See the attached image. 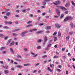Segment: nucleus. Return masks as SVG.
Masks as SVG:
<instances>
[{
    "instance_id": "f257e3e1",
    "label": "nucleus",
    "mask_w": 75,
    "mask_h": 75,
    "mask_svg": "<svg viewBox=\"0 0 75 75\" xmlns=\"http://www.w3.org/2000/svg\"><path fill=\"white\" fill-rule=\"evenodd\" d=\"M73 19V17H72L69 16H67L66 17V18L64 20V21H68L69 20H72Z\"/></svg>"
},
{
    "instance_id": "f03ea898",
    "label": "nucleus",
    "mask_w": 75,
    "mask_h": 75,
    "mask_svg": "<svg viewBox=\"0 0 75 75\" xmlns=\"http://www.w3.org/2000/svg\"><path fill=\"white\" fill-rule=\"evenodd\" d=\"M61 3V1H55V3H54V5H57L58 4H60Z\"/></svg>"
},
{
    "instance_id": "7ed1b4c3",
    "label": "nucleus",
    "mask_w": 75,
    "mask_h": 75,
    "mask_svg": "<svg viewBox=\"0 0 75 75\" xmlns=\"http://www.w3.org/2000/svg\"><path fill=\"white\" fill-rule=\"evenodd\" d=\"M28 33V31H25L22 33L21 36L22 37H24V36H25V34H26V33Z\"/></svg>"
},
{
    "instance_id": "20e7f679",
    "label": "nucleus",
    "mask_w": 75,
    "mask_h": 75,
    "mask_svg": "<svg viewBox=\"0 0 75 75\" xmlns=\"http://www.w3.org/2000/svg\"><path fill=\"white\" fill-rule=\"evenodd\" d=\"M61 26V25H59V24L58 23H56L55 24V27L57 28H58V29L60 28Z\"/></svg>"
},
{
    "instance_id": "39448f33",
    "label": "nucleus",
    "mask_w": 75,
    "mask_h": 75,
    "mask_svg": "<svg viewBox=\"0 0 75 75\" xmlns=\"http://www.w3.org/2000/svg\"><path fill=\"white\" fill-rule=\"evenodd\" d=\"M65 6L66 7H69L70 6V3L69 2V3H67V4H66Z\"/></svg>"
},
{
    "instance_id": "423d86ee",
    "label": "nucleus",
    "mask_w": 75,
    "mask_h": 75,
    "mask_svg": "<svg viewBox=\"0 0 75 75\" xmlns=\"http://www.w3.org/2000/svg\"><path fill=\"white\" fill-rule=\"evenodd\" d=\"M56 11L57 14V15L59 16L60 15V11H59V10L57 9H56Z\"/></svg>"
},
{
    "instance_id": "0eeeda50",
    "label": "nucleus",
    "mask_w": 75,
    "mask_h": 75,
    "mask_svg": "<svg viewBox=\"0 0 75 75\" xmlns=\"http://www.w3.org/2000/svg\"><path fill=\"white\" fill-rule=\"evenodd\" d=\"M47 71H50L51 72H52V70L50 69V68L49 67H47Z\"/></svg>"
},
{
    "instance_id": "6e6552de",
    "label": "nucleus",
    "mask_w": 75,
    "mask_h": 75,
    "mask_svg": "<svg viewBox=\"0 0 75 75\" xmlns=\"http://www.w3.org/2000/svg\"><path fill=\"white\" fill-rule=\"evenodd\" d=\"M60 8L62 9V10H64V11H66L67 10V9L65 8V7H62V6H60Z\"/></svg>"
},
{
    "instance_id": "1a4fd4ad",
    "label": "nucleus",
    "mask_w": 75,
    "mask_h": 75,
    "mask_svg": "<svg viewBox=\"0 0 75 75\" xmlns=\"http://www.w3.org/2000/svg\"><path fill=\"white\" fill-rule=\"evenodd\" d=\"M10 12H7L5 14V15H6L7 16H10Z\"/></svg>"
},
{
    "instance_id": "9d476101",
    "label": "nucleus",
    "mask_w": 75,
    "mask_h": 75,
    "mask_svg": "<svg viewBox=\"0 0 75 75\" xmlns=\"http://www.w3.org/2000/svg\"><path fill=\"white\" fill-rule=\"evenodd\" d=\"M37 29H31L30 30H29V32L30 33H31V32H33V31H36Z\"/></svg>"
},
{
    "instance_id": "9b49d317",
    "label": "nucleus",
    "mask_w": 75,
    "mask_h": 75,
    "mask_svg": "<svg viewBox=\"0 0 75 75\" xmlns=\"http://www.w3.org/2000/svg\"><path fill=\"white\" fill-rule=\"evenodd\" d=\"M11 42V39H10L8 40L7 42V43L6 45H8Z\"/></svg>"
},
{
    "instance_id": "f8f14e48",
    "label": "nucleus",
    "mask_w": 75,
    "mask_h": 75,
    "mask_svg": "<svg viewBox=\"0 0 75 75\" xmlns=\"http://www.w3.org/2000/svg\"><path fill=\"white\" fill-rule=\"evenodd\" d=\"M9 51L11 53H14V51H13V49L11 48H10L9 49Z\"/></svg>"
},
{
    "instance_id": "ddd939ff",
    "label": "nucleus",
    "mask_w": 75,
    "mask_h": 75,
    "mask_svg": "<svg viewBox=\"0 0 75 75\" xmlns=\"http://www.w3.org/2000/svg\"><path fill=\"white\" fill-rule=\"evenodd\" d=\"M51 27L49 26H47L45 27V29L46 30H50V29H51Z\"/></svg>"
},
{
    "instance_id": "4468645a",
    "label": "nucleus",
    "mask_w": 75,
    "mask_h": 75,
    "mask_svg": "<svg viewBox=\"0 0 75 75\" xmlns=\"http://www.w3.org/2000/svg\"><path fill=\"white\" fill-rule=\"evenodd\" d=\"M31 54H32L33 55V57H36L37 56V54L35 55V54L34 53L31 52Z\"/></svg>"
},
{
    "instance_id": "2eb2a0df",
    "label": "nucleus",
    "mask_w": 75,
    "mask_h": 75,
    "mask_svg": "<svg viewBox=\"0 0 75 75\" xmlns=\"http://www.w3.org/2000/svg\"><path fill=\"white\" fill-rule=\"evenodd\" d=\"M58 36L59 38H60V37H61V33L60 32H59L58 33Z\"/></svg>"
},
{
    "instance_id": "dca6fc26",
    "label": "nucleus",
    "mask_w": 75,
    "mask_h": 75,
    "mask_svg": "<svg viewBox=\"0 0 75 75\" xmlns=\"http://www.w3.org/2000/svg\"><path fill=\"white\" fill-rule=\"evenodd\" d=\"M3 28L4 29H10V28L7 26H5L3 27Z\"/></svg>"
},
{
    "instance_id": "f3484780",
    "label": "nucleus",
    "mask_w": 75,
    "mask_h": 75,
    "mask_svg": "<svg viewBox=\"0 0 75 75\" xmlns=\"http://www.w3.org/2000/svg\"><path fill=\"white\" fill-rule=\"evenodd\" d=\"M14 44V42H12L9 45V46H10V47H11V46H12V45H13Z\"/></svg>"
},
{
    "instance_id": "a211bd4d",
    "label": "nucleus",
    "mask_w": 75,
    "mask_h": 75,
    "mask_svg": "<svg viewBox=\"0 0 75 75\" xmlns=\"http://www.w3.org/2000/svg\"><path fill=\"white\" fill-rule=\"evenodd\" d=\"M6 48V47H2L0 48V51H1L2 50H3L5 49Z\"/></svg>"
},
{
    "instance_id": "6ab92c4d",
    "label": "nucleus",
    "mask_w": 75,
    "mask_h": 75,
    "mask_svg": "<svg viewBox=\"0 0 75 75\" xmlns=\"http://www.w3.org/2000/svg\"><path fill=\"white\" fill-rule=\"evenodd\" d=\"M19 30V29H14L13 30H12V33H14V32H15V31H18Z\"/></svg>"
},
{
    "instance_id": "aec40b11",
    "label": "nucleus",
    "mask_w": 75,
    "mask_h": 75,
    "mask_svg": "<svg viewBox=\"0 0 75 75\" xmlns=\"http://www.w3.org/2000/svg\"><path fill=\"white\" fill-rule=\"evenodd\" d=\"M42 32H43V31H42V30L38 31L36 32V34H40V33H42Z\"/></svg>"
},
{
    "instance_id": "412c9836",
    "label": "nucleus",
    "mask_w": 75,
    "mask_h": 75,
    "mask_svg": "<svg viewBox=\"0 0 75 75\" xmlns=\"http://www.w3.org/2000/svg\"><path fill=\"white\" fill-rule=\"evenodd\" d=\"M47 40V37L46 36L44 38V41L45 42H46Z\"/></svg>"
},
{
    "instance_id": "4be33fe9",
    "label": "nucleus",
    "mask_w": 75,
    "mask_h": 75,
    "mask_svg": "<svg viewBox=\"0 0 75 75\" xmlns=\"http://www.w3.org/2000/svg\"><path fill=\"white\" fill-rule=\"evenodd\" d=\"M69 37H70L69 36L66 37V40L67 41H68L69 40Z\"/></svg>"
},
{
    "instance_id": "5701e85b",
    "label": "nucleus",
    "mask_w": 75,
    "mask_h": 75,
    "mask_svg": "<svg viewBox=\"0 0 75 75\" xmlns=\"http://www.w3.org/2000/svg\"><path fill=\"white\" fill-rule=\"evenodd\" d=\"M17 68H23V67L21 65H18L17 66Z\"/></svg>"
},
{
    "instance_id": "b1692460",
    "label": "nucleus",
    "mask_w": 75,
    "mask_h": 75,
    "mask_svg": "<svg viewBox=\"0 0 75 75\" xmlns=\"http://www.w3.org/2000/svg\"><path fill=\"white\" fill-rule=\"evenodd\" d=\"M4 73L5 74H8V71L7 70H6L4 71Z\"/></svg>"
},
{
    "instance_id": "393cba45",
    "label": "nucleus",
    "mask_w": 75,
    "mask_h": 75,
    "mask_svg": "<svg viewBox=\"0 0 75 75\" xmlns=\"http://www.w3.org/2000/svg\"><path fill=\"white\" fill-rule=\"evenodd\" d=\"M3 68H6V69H8V66H3Z\"/></svg>"
},
{
    "instance_id": "a878e982",
    "label": "nucleus",
    "mask_w": 75,
    "mask_h": 75,
    "mask_svg": "<svg viewBox=\"0 0 75 75\" xmlns=\"http://www.w3.org/2000/svg\"><path fill=\"white\" fill-rule=\"evenodd\" d=\"M70 25L72 28H73V27H74V25H73V23H71L70 24Z\"/></svg>"
},
{
    "instance_id": "bb28decb",
    "label": "nucleus",
    "mask_w": 75,
    "mask_h": 75,
    "mask_svg": "<svg viewBox=\"0 0 75 75\" xmlns=\"http://www.w3.org/2000/svg\"><path fill=\"white\" fill-rule=\"evenodd\" d=\"M71 4H72V5H73V6H75V4L74 2L73 1H71Z\"/></svg>"
},
{
    "instance_id": "cd10ccee",
    "label": "nucleus",
    "mask_w": 75,
    "mask_h": 75,
    "mask_svg": "<svg viewBox=\"0 0 75 75\" xmlns=\"http://www.w3.org/2000/svg\"><path fill=\"white\" fill-rule=\"evenodd\" d=\"M64 16V14H62L60 16V18H62Z\"/></svg>"
},
{
    "instance_id": "c85d7f7f",
    "label": "nucleus",
    "mask_w": 75,
    "mask_h": 75,
    "mask_svg": "<svg viewBox=\"0 0 75 75\" xmlns=\"http://www.w3.org/2000/svg\"><path fill=\"white\" fill-rule=\"evenodd\" d=\"M57 37H54V41H57Z\"/></svg>"
},
{
    "instance_id": "c756f323",
    "label": "nucleus",
    "mask_w": 75,
    "mask_h": 75,
    "mask_svg": "<svg viewBox=\"0 0 75 75\" xmlns=\"http://www.w3.org/2000/svg\"><path fill=\"white\" fill-rule=\"evenodd\" d=\"M57 34V32L56 31H55L54 33L53 34V35H55Z\"/></svg>"
},
{
    "instance_id": "7c9ffc66",
    "label": "nucleus",
    "mask_w": 75,
    "mask_h": 75,
    "mask_svg": "<svg viewBox=\"0 0 75 75\" xmlns=\"http://www.w3.org/2000/svg\"><path fill=\"white\" fill-rule=\"evenodd\" d=\"M51 46V44H49V45L47 47V48H49Z\"/></svg>"
},
{
    "instance_id": "2f4dec72",
    "label": "nucleus",
    "mask_w": 75,
    "mask_h": 75,
    "mask_svg": "<svg viewBox=\"0 0 75 75\" xmlns=\"http://www.w3.org/2000/svg\"><path fill=\"white\" fill-rule=\"evenodd\" d=\"M26 12V10H25V9H24L22 10V13H25V12Z\"/></svg>"
},
{
    "instance_id": "473e14b6",
    "label": "nucleus",
    "mask_w": 75,
    "mask_h": 75,
    "mask_svg": "<svg viewBox=\"0 0 75 75\" xmlns=\"http://www.w3.org/2000/svg\"><path fill=\"white\" fill-rule=\"evenodd\" d=\"M54 58V59H55L56 58H58V57L57 56H54V57H53Z\"/></svg>"
},
{
    "instance_id": "72a5a7b5",
    "label": "nucleus",
    "mask_w": 75,
    "mask_h": 75,
    "mask_svg": "<svg viewBox=\"0 0 75 75\" xmlns=\"http://www.w3.org/2000/svg\"><path fill=\"white\" fill-rule=\"evenodd\" d=\"M13 35H14V36H17V35H18L17 34L13 33Z\"/></svg>"
},
{
    "instance_id": "f704fd0d",
    "label": "nucleus",
    "mask_w": 75,
    "mask_h": 75,
    "mask_svg": "<svg viewBox=\"0 0 75 75\" xmlns=\"http://www.w3.org/2000/svg\"><path fill=\"white\" fill-rule=\"evenodd\" d=\"M23 66H25V67H27V66H28V64H24Z\"/></svg>"
},
{
    "instance_id": "c9c22d12",
    "label": "nucleus",
    "mask_w": 75,
    "mask_h": 75,
    "mask_svg": "<svg viewBox=\"0 0 75 75\" xmlns=\"http://www.w3.org/2000/svg\"><path fill=\"white\" fill-rule=\"evenodd\" d=\"M42 40L41 39H39L38 40V42H41Z\"/></svg>"
},
{
    "instance_id": "e433bc0d",
    "label": "nucleus",
    "mask_w": 75,
    "mask_h": 75,
    "mask_svg": "<svg viewBox=\"0 0 75 75\" xmlns=\"http://www.w3.org/2000/svg\"><path fill=\"white\" fill-rule=\"evenodd\" d=\"M50 66L51 68H52V67H54V64H50Z\"/></svg>"
},
{
    "instance_id": "4c0bfd02",
    "label": "nucleus",
    "mask_w": 75,
    "mask_h": 75,
    "mask_svg": "<svg viewBox=\"0 0 75 75\" xmlns=\"http://www.w3.org/2000/svg\"><path fill=\"white\" fill-rule=\"evenodd\" d=\"M73 34V32H71L69 33V35H72Z\"/></svg>"
},
{
    "instance_id": "58836bf2",
    "label": "nucleus",
    "mask_w": 75,
    "mask_h": 75,
    "mask_svg": "<svg viewBox=\"0 0 75 75\" xmlns=\"http://www.w3.org/2000/svg\"><path fill=\"white\" fill-rule=\"evenodd\" d=\"M15 60H16V61H18L19 62H20V61H21V60H20L18 59H15Z\"/></svg>"
},
{
    "instance_id": "ea45409f",
    "label": "nucleus",
    "mask_w": 75,
    "mask_h": 75,
    "mask_svg": "<svg viewBox=\"0 0 75 75\" xmlns=\"http://www.w3.org/2000/svg\"><path fill=\"white\" fill-rule=\"evenodd\" d=\"M17 58H21V56H20V55H18L17 56Z\"/></svg>"
},
{
    "instance_id": "a19ab883",
    "label": "nucleus",
    "mask_w": 75,
    "mask_h": 75,
    "mask_svg": "<svg viewBox=\"0 0 75 75\" xmlns=\"http://www.w3.org/2000/svg\"><path fill=\"white\" fill-rule=\"evenodd\" d=\"M44 1H45L46 2H48L50 1V0H43Z\"/></svg>"
},
{
    "instance_id": "79ce46f5",
    "label": "nucleus",
    "mask_w": 75,
    "mask_h": 75,
    "mask_svg": "<svg viewBox=\"0 0 75 75\" xmlns=\"http://www.w3.org/2000/svg\"><path fill=\"white\" fill-rule=\"evenodd\" d=\"M8 24H12V23L11 21L8 22Z\"/></svg>"
},
{
    "instance_id": "37998d69",
    "label": "nucleus",
    "mask_w": 75,
    "mask_h": 75,
    "mask_svg": "<svg viewBox=\"0 0 75 75\" xmlns=\"http://www.w3.org/2000/svg\"><path fill=\"white\" fill-rule=\"evenodd\" d=\"M47 57V55H45L42 57V58H46Z\"/></svg>"
},
{
    "instance_id": "c03bdc74",
    "label": "nucleus",
    "mask_w": 75,
    "mask_h": 75,
    "mask_svg": "<svg viewBox=\"0 0 75 75\" xmlns=\"http://www.w3.org/2000/svg\"><path fill=\"white\" fill-rule=\"evenodd\" d=\"M39 25H40V26H42V25H44V24H43V23H40V24H39Z\"/></svg>"
},
{
    "instance_id": "a18cd8bd",
    "label": "nucleus",
    "mask_w": 75,
    "mask_h": 75,
    "mask_svg": "<svg viewBox=\"0 0 75 75\" xmlns=\"http://www.w3.org/2000/svg\"><path fill=\"white\" fill-rule=\"evenodd\" d=\"M4 35H3V34H0V37H3Z\"/></svg>"
},
{
    "instance_id": "49530a36",
    "label": "nucleus",
    "mask_w": 75,
    "mask_h": 75,
    "mask_svg": "<svg viewBox=\"0 0 75 75\" xmlns=\"http://www.w3.org/2000/svg\"><path fill=\"white\" fill-rule=\"evenodd\" d=\"M41 47L40 46H38L37 47V49H40V48H41Z\"/></svg>"
},
{
    "instance_id": "de8ad7c7",
    "label": "nucleus",
    "mask_w": 75,
    "mask_h": 75,
    "mask_svg": "<svg viewBox=\"0 0 75 75\" xmlns=\"http://www.w3.org/2000/svg\"><path fill=\"white\" fill-rule=\"evenodd\" d=\"M11 71H14V68L12 67L11 68Z\"/></svg>"
},
{
    "instance_id": "09e8293b",
    "label": "nucleus",
    "mask_w": 75,
    "mask_h": 75,
    "mask_svg": "<svg viewBox=\"0 0 75 75\" xmlns=\"http://www.w3.org/2000/svg\"><path fill=\"white\" fill-rule=\"evenodd\" d=\"M15 16H16V17L18 18L20 17V16H19V15H15Z\"/></svg>"
},
{
    "instance_id": "8fccbe9b",
    "label": "nucleus",
    "mask_w": 75,
    "mask_h": 75,
    "mask_svg": "<svg viewBox=\"0 0 75 75\" xmlns=\"http://www.w3.org/2000/svg\"><path fill=\"white\" fill-rule=\"evenodd\" d=\"M24 51H25V52H26L27 51H28V50H27V48H25L24 49Z\"/></svg>"
},
{
    "instance_id": "3c124183",
    "label": "nucleus",
    "mask_w": 75,
    "mask_h": 75,
    "mask_svg": "<svg viewBox=\"0 0 75 75\" xmlns=\"http://www.w3.org/2000/svg\"><path fill=\"white\" fill-rule=\"evenodd\" d=\"M4 23H5V24L6 25V24H8V22H7V21H6Z\"/></svg>"
},
{
    "instance_id": "603ef678",
    "label": "nucleus",
    "mask_w": 75,
    "mask_h": 75,
    "mask_svg": "<svg viewBox=\"0 0 75 75\" xmlns=\"http://www.w3.org/2000/svg\"><path fill=\"white\" fill-rule=\"evenodd\" d=\"M8 38V37L7 36V37H5L4 38V40H7Z\"/></svg>"
},
{
    "instance_id": "864d4df0",
    "label": "nucleus",
    "mask_w": 75,
    "mask_h": 75,
    "mask_svg": "<svg viewBox=\"0 0 75 75\" xmlns=\"http://www.w3.org/2000/svg\"><path fill=\"white\" fill-rule=\"evenodd\" d=\"M4 18H5L6 19H7V18H8V17L7 16H4Z\"/></svg>"
},
{
    "instance_id": "5fc2aeb1",
    "label": "nucleus",
    "mask_w": 75,
    "mask_h": 75,
    "mask_svg": "<svg viewBox=\"0 0 75 75\" xmlns=\"http://www.w3.org/2000/svg\"><path fill=\"white\" fill-rule=\"evenodd\" d=\"M42 16H45V13L44 12V13H42Z\"/></svg>"
},
{
    "instance_id": "6e6d98bb",
    "label": "nucleus",
    "mask_w": 75,
    "mask_h": 75,
    "mask_svg": "<svg viewBox=\"0 0 75 75\" xmlns=\"http://www.w3.org/2000/svg\"><path fill=\"white\" fill-rule=\"evenodd\" d=\"M38 65H39V63L36 64L35 65V67H37V66H38Z\"/></svg>"
},
{
    "instance_id": "4d7b16f0",
    "label": "nucleus",
    "mask_w": 75,
    "mask_h": 75,
    "mask_svg": "<svg viewBox=\"0 0 75 75\" xmlns=\"http://www.w3.org/2000/svg\"><path fill=\"white\" fill-rule=\"evenodd\" d=\"M65 13L66 14H67L68 13V11H65Z\"/></svg>"
},
{
    "instance_id": "13d9d810",
    "label": "nucleus",
    "mask_w": 75,
    "mask_h": 75,
    "mask_svg": "<svg viewBox=\"0 0 75 75\" xmlns=\"http://www.w3.org/2000/svg\"><path fill=\"white\" fill-rule=\"evenodd\" d=\"M66 74H68V71L67 70H66Z\"/></svg>"
},
{
    "instance_id": "bf43d9fd",
    "label": "nucleus",
    "mask_w": 75,
    "mask_h": 75,
    "mask_svg": "<svg viewBox=\"0 0 75 75\" xmlns=\"http://www.w3.org/2000/svg\"><path fill=\"white\" fill-rule=\"evenodd\" d=\"M16 11V13H19L20 12V11L18 10H17Z\"/></svg>"
},
{
    "instance_id": "052dcab7",
    "label": "nucleus",
    "mask_w": 75,
    "mask_h": 75,
    "mask_svg": "<svg viewBox=\"0 0 75 75\" xmlns=\"http://www.w3.org/2000/svg\"><path fill=\"white\" fill-rule=\"evenodd\" d=\"M57 71L59 72H61V70H60L59 69H57Z\"/></svg>"
},
{
    "instance_id": "680f3d73",
    "label": "nucleus",
    "mask_w": 75,
    "mask_h": 75,
    "mask_svg": "<svg viewBox=\"0 0 75 75\" xmlns=\"http://www.w3.org/2000/svg\"><path fill=\"white\" fill-rule=\"evenodd\" d=\"M32 23V21H30L28 22V24H30Z\"/></svg>"
},
{
    "instance_id": "e2e57ef3",
    "label": "nucleus",
    "mask_w": 75,
    "mask_h": 75,
    "mask_svg": "<svg viewBox=\"0 0 75 75\" xmlns=\"http://www.w3.org/2000/svg\"><path fill=\"white\" fill-rule=\"evenodd\" d=\"M41 12V11L40 10H38L37 11V13H40Z\"/></svg>"
},
{
    "instance_id": "0e129e2a",
    "label": "nucleus",
    "mask_w": 75,
    "mask_h": 75,
    "mask_svg": "<svg viewBox=\"0 0 75 75\" xmlns=\"http://www.w3.org/2000/svg\"><path fill=\"white\" fill-rule=\"evenodd\" d=\"M54 17L55 18H58V16H54Z\"/></svg>"
},
{
    "instance_id": "69168bd1",
    "label": "nucleus",
    "mask_w": 75,
    "mask_h": 75,
    "mask_svg": "<svg viewBox=\"0 0 75 75\" xmlns=\"http://www.w3.org/2000/svg\"><path fill=\"white\" fill-rule=\"evenodd\" d=\"M46 32V33H50V31L48 30H47Z\"/></svg>"
},
{
    "instance_id": "338daca9",
    "label": "nucleus",
    "mask_w": 75,
    "mask_h": 75,
    "mask_svg": "<svg viewBox=\"0 0 75 75\" xmlns=\"http://www.w3.org/2000/svg\"><path fill=\"white\" fill-rule=\"evenodd\" d=\"M41 7L42 8H45V6H42Z\"/></svg>"
},
{
    "instance_id": "774afa93",
    "label": "nucleus",
    "mask_w": 75,
    "mask_h": 75,
    "mask_svg": "<svg viewBox=\"0 0 75 75\" xmlns=\"http://www.w3.org/2000/svg\"><path fill=\"white\" fill-rule=\"evenodd\" d=\"M66 58V57H65V56H63V58L65 59V58Z\"/></svg>"
}]
</instances>
